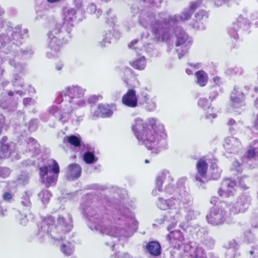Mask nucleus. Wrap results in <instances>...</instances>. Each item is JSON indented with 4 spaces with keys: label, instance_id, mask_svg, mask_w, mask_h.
I'll return each mask as SVG.
<instances>
[{
    "label": "nucleus",
    "instance_id": "1",
    "mask_svg": "<svg viewBox=\"0 0 258 258\" xmlns=\"http://www.w3.org/2000/svg\"><path fill=\"white\" fill-rule=\"evenodd\" d=\"M87 194L83 198L81 208L90 221L89 228L102 234L118 237H129L137 231L138 222L133 213L123 205H115L107 200L97 201Z\"/></svg>",
    "mask_w": 258,
    "mask_h": 258
},
{
    "label": "nucleus",
    "instance_id": "2",
    "mask_svg": "<svg viewBox=\"0 0 258 258\" xmlns=\"http://www.w3.org/2000/svg\"><path fill=\"white\" fill-rule=\"evenodd\" d=\"M27 29H22L17 26L14 29L8 28L0 34V59L8 60L9 64L14 68L16 72L23 73L26 69V64L20 61L21 58H27L34 53L31 46L25 49H16L21 45L25 37H27Z\"/></svg>",
    "mask_w": 258,
    "mask_h": 258
},
{
    "label": "nucleus",
    "instance_id": "3",
    "mask_svg": "<svg viewBox=\"0 0 258 258\" xmlns=\"http://www.w3.org/2000/svg\"><path fill=\"white\" fill-rule=\"evenodd\" d=\"M132 130L137 139L152 153L158 154L167 148V134L163 124L157 119L150 118L144 121L137 118L132 125Z\"/></svg>",
    "mask_w": 258,
    "mask_h": 258
},
{
    "label": "nucleus",
    "instance_id": "4",
    "mask_svg": "<svg viewBox=\"0 0 258 258\" xmlns=\"http://www.w3.org/2000/svg\"><path fill=\"white\" fill-rule=\"evenodd\" d=\"M85 89L78 85H72L66 87L57 94L54 102L60 104L59 110L60 121L67 122L74 110L85 106Z\"/></svg>",
    "mask_w": 258,
    "mask_h": 258
},
{
    "label": "nucleus",
    "instance_id": "5",
    "mask_svg": "<svg viewBox=\"0 0 258 258\" xmlns=\"http://www.w3.org/2000/svg\"><path fill=\"white\" fill-rule=\"evenodd\" d=\"M54 224L53 217H43L37 234L38 238L43 241L50 238L54 243L63 240V234L70 231L73 228L72 216L70 214L59 215L57 219V225Z\"/></svg>",
    "mask_w": 258,
    "mask_h": 258
},
{
    "label": "nucleus",
    "instance_id": "6",
    "mask_svg": "<svg viewBox=\"0 0 258 258\" xmlns=\"http://www.w3.org/2000/svg\"><path fill=\"white\" fill-rule=\"evenodd\" d=\"M179 189L180 192H179V195L173 196L170 199L169 209L175 210V214L174 215H171L170 214H167L157 221L159 224H164L167 225L168 231L174 228L178 221L181 219L180 210L181 208L186 205L189 206L192 205L193 199L189 190L186 187H182Z\"/></svg>",
    "mask_w": 258,
    "mask_h": 258
},
{
    "label": "nucleus",
    "instance_id": "7",
    "mask_svg": "<svg viewBox=\"0 0 258 258\" xmlns=\"http://www.w3.org/2000/svg\"><path fill=\"white\" fill-rule=\"evenodd\" d=\"M163 13H160L156 18L152 12L144 10L141 12L139 19L141 26L145 28H150L155 38L161 41L166 40L170 35L165 21L161 18V14Z\"/></svg>",
    "mask_w": 258,
    "mask_h": 258
},
{
    "label": "nucleus",
    "instance_id": "8",
    "mask_svg": "<svg viewBox=\"0 0 258 258\" xmlns=\"http://www.w3.org/2000/svg\"><path fill=\"white\" fill-rule=\"evenodd\" d=\"M48 46L51 51H47L46 56L48 58H52L57 56L63 45L71 39L72 34H70V37L67 38L65 32L60 29V25H55L48 33Z\"/></svg>",
    "mask_w": 258,
    "mask_h": 258
},
{
    "label": "nucleus",
    "instance_id": "9",
    "mask_svg": "<svg viewBox=\"0 0 258 258\" xmlns=\"http://www.w3.org/2000/svg\"><path fill=\"white\" fill-rule=\"evenodd\" d=\"M39 175L42 183L47 187L54 185L59 173L58 163L54 160L44 159L39 163Z\"/></svg>",
    "mask_w": 258,
    "mask_h": 258
},
{
    "label": "nucleus",
    "instance_id": "10",
    "mask_svg": "<svg viewBox=\"0 0 258 258\" xmlns=\"http://www.w3.org/2000/svg\"><path fill=\"white\" fill-rule=\"evenodd\" d=\"M172 26L171 28V33H174L176 39L175 45L177 47L176 51L178 54V57L180 59L187 52L191 44L192 41L189 38L188 35L182 29L181 27L177 26L176 28H172ZM171 36V35H170ZM169 37L168 39L170 38ZM167 40V39H166Z\"/></svg>",
    "mask_w": 258,
    "mask_h": 258
},
{
    "label": "nucleus",
    "instance_id": "11",
    "mask_svg": "<svg viewBox=\"0 0 258 258\" xmlns=\"http://www.w3.org/2000/svg\"><path fill=\"white\" fill-rule=\"evenodd\" d=\"M76 11L75 9L71 8H66L63 9L62 14V22L57 23L55 25H60V29L65 32L66 37H70V34L74 27V21L76 19Z\"/></svg>",
    "mask_w": 258,
    "mask_h": 258
},
{
    "label": "nucleus",
    "instance_id": "12",
    "mask_svg": "<svg viewBox=\"0 0 258 258\" xmlns=\"http://www.w3.org/2000/svg\"><path fill=\"white\" fill-rule=\"evenodd\" d=\"M208 164L204 157L201 158L198 160L196 164L197 172L194 176V180L199 186H202L203 184L208 182L210 178L207 175V170Z\"/></svg>",
    "mask_w": 258,
    "mask_h": 258
},
{
    "label": "nucleus",
    "instance_id": "13",
    "mask_svg": "<svg viewBox=\"0 0 258 258\" xmlns=\"http://www.w3.org/2000/svg\"><path fill=\"white\" fill-rule=\"evenodd\" d=\"M229 217V214L225 209L221 207H214L207 216L209 223L214 226L223 224Z\"/></svg>",
    "mask_w": 258,
    "mask_h": 258
},
{
    "label": "nucleus",
    "instance_id": "14",
    "mask_svg": "<svg viewBox=\"0 0 258 258\" xmlns=\"http://www.w3.org/2000/svg\"><path fill=\"white\" fill-rule=\"evenodd\" d=\"M193 12L190 8L184 10L181 15H175L174 16H171L167 12H164L161 14V18L165 21V26H167V30H169V32L171 33L170 27L172 26H174L177 22L180 21L188 20Z\"/></svg>",
    "mask_w": 258,
    "mask_h": 258
},
{
    "label": "nucleus",
    "instance_id": "15",
    "mask_svg": "<svg viewBox=\"0 0 258 258\" xmlns=\"http://www.w3.org/2000/svg\"><path fill=\"white\" fill-rule=\"evenodd\" d=\"M251 198L245 195L239 196L235 203L229 205L230 212L233 214L244 212L249 207L250 204Z\"/></svg>",
    "mask_w": 258,
    "mask_h": 258
},
{
    "label": "nucleus",
    "instance_id": "16",
    "mask_svg": "<svg viewBox=\"0 0 258 258\" xmlns=\"http://www.w3.org/2000/svg\"><path fill=\"white\" fill-rule=\"evenodd\" d=\"M249 27L250 24L247 22V20L242 17H239L236 22L228 28V33L230 37L237 39L238 38V31H247Z\"/></svg>",
    "mask_w": 258,
    "mask_h": 258
},
{
    "label": "nucleus",
    "instance_id": "17",
    "mask_svg": "<svg viewBox=\"0 0 258 258\" xmlns=\"http://www.w3.org/2000/svg\"><path fill=\"white\" fill-rule=\"evenodd\" d=\"M173 181L168 171L165 170L159 173L156 179V188L153 190L152 195L155 196L158 195V191H163L162 186L164 183L167 184L168 182Z\"/></svg>",
    "mask_w": 258,
    "mask_h": 258
},
{
    "label": "nucleus",
    "instance_id": "18",
    "mask_svg": "<svg viewBox=\"0 0 258 258\" xmlns=\"http://www.w3.org/2000/svg\"><path fill=\"white\" fill-rule=\"evenodd\" d=\"M8 138L3 137L1 141L0 158L5 159L9 158L15 152L16 145L13 142H8Z\"/></svg>",
    "mask_w": 258,
    "mask_h": 258
},
{
    "label": "nucleus",
    "instance_id": "19",
    "mask_svg": "<svg viewBox=\"0 0 258 258\" xmlns=\"http://www.w3.org/2000/svg\"><path fill=\"white\" fill-rule=\"evenodd\" d=\"M173 228L169 231L170 233L167 235V238L174 248L180 249L184 244V238L183 235L179 230L171 231Z\"/></svg>",
    "mask_w": 258,
    "mask_h": 258
},
{
    "label": "nucleus",
    "instance_id": "20",
    "mask_svg": "<svg viewBox=\"0 0 258 258\" xmlns=\"http://www.w3.org/2000/svg\"><path fill=\"white\" fill-rule=\"evenodd\" d=\"M236 183L230 179H224L218 190L219 196L224 197H229L234 194Z\"/></svg>",
    "mask_w": 258,
    "mask_h": 258
},
{
    "label": "nucleus",
    "instance_id": "21",
    "mask_svg": "<svg viewBox=\"0 0 258 258\" xmlns=\"http://www.w3.org/2000/svg\"><path fill=\"white\" fill-rule=\"evenodd\" d=\"M184 250L188 251L192 258H207L203 248L196 243L190 242L184 246Z\"/></svg>",
    "mask_w": 258,
    "mask_h": 258
},
{
    "label": "nucleus",
    "instance_id": "22",
    "mask_svg": "<svg viewBox=\"0 0 258 258\" xmlns=\"http://www.w3.org/2000/svg\"><path fill=\"white\" fill-rule=\"evenodd\" d=\"M230 104L234 109H239L245 105L244 95L236 87L231 93Z\"/></svg>",
    "mask_w": 258,
    "mask_h": 258
},
{
    "label": "nucleus",
    "instance_id": "23",
    "mask_svg": "<svg viewBox=\"0 0 258 258\" xmlns=\"http://www.w3.org/2000/svg\"><path fill=\"white\" fill-rule=\"evenodd\" d=\"M241 146L240 141L233 137H227L225 139L224 147L230 153H236Z\"/></svg>",
    "mask_w": 258,
    "mask_h": 258
},
{
    "label": "nucleus",
    "instance_id": "24",
    "mask_svg": "<svg viewBox=\"0 0 258 258\" xmlns=\"http://www.w3.org/2000/svg\"><path fill=\"white\" fill-rule=\"evenodd\" d=\"M122 102L124 105L128 107H136L138 105L136 91L133 89H129L123 96Z\"/></svg>",
    "mask_w": 258,
    "mask_h": 258
},
{
    "label": "nucleus",
    "instance_id": "25",
    "mask_svg": "<svg viewBox=\"0 0 258 258\" xmlns=\"http://www.w3.org/2000/svg\"><path fill=\"white\" fill-rule=\"evenodd\" d=\"M112 113L113 110L109 105L99 104L97 106V110L92 113V118L93 119H96L99 117L102 118L109 117L112 115Z\"/></svg>",
    "mask_w": 258,
    "mask_h": 258
},
{
    "label": "nucleus",
    "instance_id": "26",
    "mask_svg": "<svg viewBox=\"0 0 258 258\" xmlns=\"http://www.w3.org/2000/svg\"><path fill=\"white\" fill-rule=\"evenodd\" d=\"M81 173V166L76 163H72L68 166L67 176L70 179H75L79 178Z\"/></svg>",
    "mask_w": 258,
    "mask_h": 258
},
{
    "label": "nucleus",
    "instance_id": "27",
    "mask_svg": "<svg viewBox=\"0 0 258 258\" xmlns=\"http://www.w3.org/2000/svg\"><path fill=\"white\" fill-rule=\"evenodd\" d=\"M147 252L152 256L157 257L161 254V248L160 243L155 241H150L146 246Z\"/></svg>",
    "mask_w": 258,
    "mask_h": 258
},
{
    "label": "nucleus",
    "instance_id": "28",
    "mask_svg": "<svg viewBox=\"0 0 258 258\" xmlns=\"http://www.w3.org/2000/svg\"><path fill=\"white\" fill-rule=\"evenodd\" d=\"M24 146H26L27 151L31 152L33 155L39 154L40 152V145L36 140L32 138H28L25 140V144Z\"/></svg>",
    "mask_w": 258,
    "mask_h": 258
},
{
    "label": "nucleus",
    "instance_id": "29",
    "mask_svg": "<svg viewBox=\"0 0 258 258\" xmlns=\"http://www.w3.org/2000/svg\"><path fill=\"white\" fill-rule=\"evenodd\" d=\"M173 182V181H170L167 184H166L164 191L168 195H173V196H177L179 195V192H180L179 189L185 187L181 184L182 183L181 180L178 182V186L176 187H175Z\"/></svg>",
    "mask_w": 258,
    "mask_h": 258
},
{
    "label": "nucleus",
    "instance_id": "30",
    "mask_svg": "<svg viewBox=\"0 0 258 258\" xmlns=\"http://www.w3.org/2000/svg\"><path fill=\"white\" fill-rule=\"evenodd\" d=\"M49 5L46 2H42L36 8V16L34 19L35 21L39 20L47 15V12L49 9Z\"/></svg>",
    "mask_w": 258,
    "mask_h": 258
},
{
    "label": "nucleus",
    "instance_id": "31",
    "mask_svg": "<svg viewBox=\"0 0 258 258\" xmlns=\"http://www.w3.org/2000/svg\"><path fill=\"white\" fill-rule=\"evenodd\" d=\"M222 170L218 167L217 165V160L213 159L212 162V164L210 166V174L211 177L210 179L216 180L219 178L221 176Z\"/></svg>",
    "mask_w": 258,
    "mask_h": 258
},
{
    "label": "nucleus",
    "instance_id": "32",
    "mask_svg": "<svg viewBox=\"0 0 258 258\" xmlns=\"http://www.w3.org/2000/svg\"><path fill=\"white\" fill-rule=\"evenodd\" d=\"M130 63L135 69L143 70L146 66V59L144 56H141L130 61Z\"/></svg>",
    "mask_w": 258,
    "mask_h": 258
},
{
    "label": "nucleus",
    "instance_id": "33",
    "mask_svg": "<svg viewBox=\"0 0 258 258\" xmlns=\"http://www.w3.org/2000/svg\"><path fill=\"white\" fill-rule=\"evenodd\" d=\"M195 76L197 78L196 83L200 86H205L208 82V77L207 73L204 71L201 70L196 73Z\"/></svg>",
    "mask_w": 258,
    "mask_h": 258
},
{
    "label": "nucleus",
    "instance_id": "34",
    "mask_svg": "<svg viewBox=\"0 0 258 258\" xmlns=\"http://www.w3.org/2000/svg\"><path fill=\"white\" fill-rule=\"evenodd\" d=\"M229 244L230 247L227 250L225 256L226 258H234L236 256L235 251L238 248V244L233 239L229 242Z\"/></svg>",
    "mask_w": 258,
    "mask_h": 258
},
{
    "label": "nucleus",
    "instance_id": "35",
    "mask_svg": "<svg viewBox=\"0 0 258 258\" xmlns=\"http://www.w3.org/2000/svg\"><path fill=\"white\" fill-rule=\"evenodd\" d=\"M63 142L64 143H68L75 147H79L80 146L81 139L74 135L66 136L63 138Z\"/></svg>",
    "mask_w": 258,
    "mask_h": 258
},
{
    "label": "nucleus",
    "instance_id": "36",
    "mask_svg": "<svg viewBox=\"0 0 258 258\" xmlns=\"http://www.w3.org/2000/svg\"><path fill=\"white\" fill-rule=\"evenodd\" d=\"M258 155V141L255 140L250 146L249 149L247 152V157L249 159L253 158Z\"/></svg>",
    "mask_w": 258,
    "mask_h": 258
},
{
    "label": "nucleus",
    "instance_id": "37",
    "mask_svg": "<svg viewBox=\"0 0 258 258\" xmlns=\"http://www.w3.org/2000/svg\"><path fill=\"white\" fill-rule=\"evenodd\" d=\"M61 251L66 255L72 254L74 250V246L69 242L63 243L60 247Z\"/></svg>",
    "mask_w": 258,
    "mask_h": 258
},
{
    "label": "nucleus",
    "instance_id": "38",
    "mask_svg": "<svg viewBox=\"0 0 258 258\" xmlns=\"http://www.w3.org/2000/svg\"><path fill=\"white\" fill-rule=\"evenodd\" d=\"M111 32L110 31L105 32L103 35V38L101 41L99 42L100 46L104 48L107 46L111 43Z\"/></svg>",
    "mask_w": 258,
    "mask_h": 258
},
{
    "label": "nucleus",
    "instance_id": "39",
    "mask_svg": "<svg viewBox=\"0 0 258 258\" xmlns=\"http://www.w3.org/2000/svg\"><path fill=\"white\" fill-rule=\"evenodd\" d=\"M170 199L168 200L164 199L163 198L160 197L158 199L157 202V207L161 210H165L169 209Z\"/></svg>",
    "mask_w": 258,
    "mask_h": 258
},
{
    "label": "nucleus",
    "instance_id": "40",
    "mask_svg": "<svg viewBox=\"0 0 258 258\" xmlns=\"http://www.w3.org/2000/svg\"><path fill=\"white\" fill-rule=\"evenodd\" d=\"M198 105L199 107L202 108L204 110L208 109V110H210L211 111L213 110V108H211V103L206 98H200L198 100Z\"/></svg>",
    "mask_w": 258,
    "mask_h": 258
},
{
    "label": "nucleus",
    "instance_id": "41",
    "mask_svg": "<svg viewBox=\"0 0 258 258\" xmlns=\"http://www.w3.org/2000/svg\"><path fill=\"white\" fill-rule=\"evenodd\" d=\"M12 83L14 87H23L24 85L23 79L18 74L13 75Z\"/></svg>",
    "mask_w": 258,
    "mask_h": 258
},
{
    "label": "nucleus",
    "instance_id": "42",
    "mask_svg": "<svg viewBox=\"0 0 258 258\" xmlns=\"http://www.w3.org/2000/svg\"><path fill=\"white\" fill-rule=\"evenodd\" d=\"M84 161L87 164H92L97 160L94 153L88 151L84 153L83 156Z\"/></svg>",
    "mask_w": 258,
    "mask_h": 258
},
{
    "label": "nucleus",
    "instance_id": "43",
    "mask_svg": "<svg viewBox=\"0 0 258 258\" xmlns=\"http://www.w3.org/2000/svg\"><path fill=\"white\" fill-rule=\"evenodd\" d=\"M192 205L185 206L183 208L185 209V211L186 212V215L185 216V220L186 221H189L190 220H192L196 217V212L192 209L191 208Z\"/></svg>",
    "mask_w": 258,
    "mask_h": 258
},
{
    "label": "nucleus",
    "instance_id": "44",
    "mask_svg": "<svg viewBox=\"0 0 258 258\" xmlns=\"http://www.w3.org/2000/svg\"><path fill=\"white\" fill-rule=\"evenodd\" d=\"M39 198L41 199L42 202L44 204L47 203L50 198L51 197V194L48 189H43L38 194Z\"/></svg>",
    "mask_w": 258,
    "mask_h": 258
},
{
    "label": "nucleus",
    "instance_id": "45",
    "mask_svg": "<svg viewBox=\"0 0 258 258\" xmlns=\"http://www.w3.org/2000/svg\"><path fill=\"white\" fill-rule=\"evenodd\" d=\"M243 71L240 67H234L227 69L225 72L228 75H241L243 74Z\"/></svg>",
    "mask_w": 258,
    "mask_h": 258
},
{
    "label": "nucleus",
    "instance_id": "46",
    "mask_svg": "<svg viewBox=\"0 0 258 258\" xmlns=\"http://www.w3.org/2000/svg\"><path fill=\"white\" fill-rule=\"evenodd\" d=\"M87 11L89 13L94 14L97 18H99L102 12L101 10L97 9L96 6L93 3L89 5Z\"/></svg>",
    "mask_w": 258,
    "mask_h": 258
},
{
    "label": "nucleus",
    "instance_id": "47",
    "mask_svg": "<svg viewBox=\"0 0 258 258\" xmlns=\"http://www.w3.org/2000/svg\"><path fill=\"white\" fill-rule=\"evenodd\" d=\"M32 192L31 191H26L24 192L22 197L21 203L26 207H30L31 203L30 201V197L32 196Z\"/></svg>",
    "mask_w": 258,
    "mask_h": 258
},
{
    "label": "nucleus",
    "instance_id": "48",
    "mask_svg": "<svg viewBox=\"0 0 258 258\" xmlns=\"http://www.w3.org/2000/svg\"><path fill=\"white\" fill-rule=\"evenodd\" d=\"M29 176L26 172H22L17 178L19 184L25 185L29 182Z\"/></svg>",
    "mask_w": 258,
    "mask_h": 258
},
{
    "label": "nucleus",
    "instance_id": "49",
    "mask_svg": "<svg viewBox=\"0 0 258 258\" xmlns=\"http://www.w3.org/2000/svg\"><path fill=\"white\" fill-rule=\"evenodd\" d=\"M144 99L145 102L146 103V108L147 110L149 111H153L156 108V103L153 100L149 99L148 95H145Z\"/></svg>",
    "mask_w": 258,
    "mask_h": 258
},
{
    "label": "nucleus",
    "instance_id": "50",
    "mask_svg": "<svg viewBox=\"0 0 258 258\" xmlns=\"http://www.w3.org/2000/svg\"><path fill=\"white\" fill-rule=\"evenodd\" d=\"M38 126V120L37 119H32L27 124L28 130L30 132L35 131Z\"/></svg>",
    "mask_w": 258,
    "mask_h": 258
},
{
    "label": "nucleus",
    "instance_id": "51",
    "mask_svg": "<svg viewBox=\"0 0 258 258\" xmlns=\"http://www.w3.org/2000/svg\"><path fill=\"white\" fill-rule=\"evenodd\" d=\"M11 171V170L9 168L0 167V177L6 178L10 176Z\"/></svg>",
    "mask_w": 258,
    "mask_h": 258
},
{
    "label": "nucleus",
    "instance_id": "52",
    "mask_svg": "<svg viewBox=\"0 0 258 258\" xmlns=\"http://www.w3.org/2000/svg\"><path fill=\"white\" fill-rule=\"evenodd\" d=\"M8 28H11L12 29L15 28L12 26H9V23L7 22L6 20L3 19L2 18H0V31L4 29V31L1 32L0 34L4 32L8 29Z\"/></svg>",
    "mask_w": 258,
    "mask_h": 258
},
{
    "label": "nucleus",
    "instance_id": "53",
    "mask_svg": "<svg viewBox=\"0 0 258 258\" xmlns=\"http://www.w3.org/2000/svg\"><path fill=\"white\" fill-rule=\"evenodd\" d=\"M195 17L197 21H200L204 18L207 19L208 14L205 11L202 10L196 13Z\"/></svg>",
    "mask_w": 258,
    "mask_h": 258
},
{
    "label": "nucleus",
    "instance_id": "54",
    "mask_svg": "<svg viewBox=\"0 0 258 258\" xmlns=\"http://www.w3.org/2000/svg\"><path fill=\"white\" fill-rule=\"evenodd\" d=\"M14 196L13 194L9 191H5L3 193L2 198L4 201L11 203L13 200Z\"/></svg>",
    "mask_w": 258,
    "mask_h": 258
},
{
    "label": "nucleus",
    "instance_id": "55",
    "mask_svg": "<svg viewBox=\"0 0 258 258\" xmlns=\"http://www.w3.org/2000/svg\"><path fill=\"white\" fill-rule=\"evenodd\" d=\"M17 219L20 222V223L23 226L27 224L28 220L27 219V216L25 214L23 215L21 212H19L17 215Z\"/></svg>",
    "mask_w": 258,
    "mask_h": 258
},
{
    "label": "nucleus",
    "instance_id": "56",
    "mask_svg": "<svg viewBox=\"0 0 258 258\" xmlns=\"http://www.w3.org/2000/svg\"><path fill=\"white\" fill-rule=\"evenodd\" d=\"M203 0H197L195 2H191L189 5V8L194 12L202 4Z\"/></svg>",
    "mask_w": 258,
    "mask_h": 258
},
{
    "label": "nucleus",
    "instance_id": "57",
    "mask_svg": "<svg viewBox=\"0 0 258 258\" xmlns=\"http://www.w3.org/2000/svg\"><path fill=\"white\" fill-rule=\"evenodd\" d=\"M36 103L34 99L31 98H25L23 100V103L25 106L33 105Z\"/></svg>",
    "mask_w": 258,
    "mask_h": 258
},
{
    "label": "nucleus",
    "instance_id": "58",
    "mask_svg": "<svg viewBox=\"0 0 258 258\" xmlns=\"http://www.w3.org/2000/svg\"><path fill=\"white\" fill-rule=\"evenodd\" d=\"M244 236L245 237V240L248 242L251 243L254 241V236L253 234L250 231H247L245 233Z\"/></svg>",
    "mask_w": 258,
    "mask_h": 258
},
{
    "label": "nucleus",
    "instance_id": "59",
    "mask_svg": "<svg viewBox=\"0 0 258 258\" xmlns=\"http://www.w3.org/2000/svg\"><path fill=\"white\" fill-rule=\"evenodd\" d=\"M227 124L229 126L230 130L231 133L233 132V130H235L237 125V122L232 118L229 119L227 122Z\"/></svg>",
    "mask_w": 258,
    "mask_h": 258
},
{
    "label": "nucleus",
    "instance_id": "60",
    "mask_svg": "<svg viewBox=\"0 0 258 258\" xmlns=\"http://www.w3.org/2000/svg\"><path fill=\"white\" fill-rule=\"evenodd\" d=\"M101 98L102 96L101 95H93L89 97L88 99V102L89 103H95Z\"/></svg>",
    "mask_w": 258,
    "mask_h": 258
},
{
    "label": "nucleus",
    "instance_id": "61",
    "mask_svg": "<svg viewBox=\"0 0 258 258\" xmlns=\"http://www.w3.org/2000/svg\"><path fill=\"white\" fill-rule=\"evenodd\" d=\"M233 169L238 172H241L242 170V165L237 160L235 161L233 163Z\"/></svg>",
    "mask_w": 258,
    "mask_h": 258
},
{
    "label": "nucleus",
    "instance_id": "62",
    "mask_svg": "<svg viewBox=\"0 0 258 258\" xmlns=\"http://www.w3.org/2000/svg\"><path fill=\"white\" fill-rule=\"evenodd\" d=\"M251 23L254 24L256 27H258V12H255L251 16Z\"/></svg>",
    "mask_w": 258,
    "mask_h": 258
},
{
    "label": "nucleus",
    "instance_id": "63",
    "mask_svg": "<svg viewBox=\"0 0 258 258\" xmlns=\"http://www.w3.org/2000/svg\"><path fill=\"white\" fill-rule=\"evenodd\" d=\"M58 110V107L56 105H52L49 107L48 111L50 114L53 115L55 113L57 112Z\"/></svg>",
    "mask_w": 258,
    "mask_h": 258
},
{
    "label": "nucleus",
    "instance_id": "64",
    "mask_svg": "<svg viewBox=\"0 0 258 258\" xmlns=\"http://www.w3.org/2000/svg\"><path fill=\"white\" fill-rule=\"evenodd\" d=\"M210 110L208 111L205 114V118L208 119H211L215 118L217 117V114L215 113H210Z\"/></svg>",
    "mask_w": 258,
    "mask_h": 258
}]
</instances>
